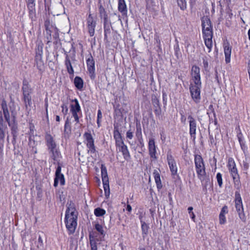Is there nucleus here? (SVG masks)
<instances>
[{"label":"nucleus","mask_w":250,"mask_h":250,"mask_svg":"<svg viewBox=\"0 0 250 250\" xmlns=\"http://www.w3.org/2000/svg\"><path fill=\"white\" fill-rule=\"evenodd\" d=\"M202 32L206 46L208 48V52H210L212 46V27L211 21L207 16H204L201 19Z\"/></svg>","instance_id":"obj_1"},{"label":"nucleus","mask_w":250,"mask_h":250,"mask_svg":"<svg viewBox=\"0 0 250 250\" xmlns=\"http://www.w3.org/2000/svg\"><path fill=\"white\" fill-rule=\"evenodd\" d=\"M77 213L73 204H70L67 208L65 217L66 227L70 234L73 233L77 225Z\"/></svg>","instance_id":"obj_2"},{"label":"nucleus","mask_w":250,"mask_h":250,"mask_svg":"<svg viewBox=\"0 0 250 250\" xmlns=\"http://www.w3.org/2000/svg\"><path fill=\"white\" fill-rule=\"evenodd\" d=\"M45 140L51 157L55 161L58 160L61 154L57 148V144L52 136L49 133H46Z\"/></svg>","instance_id":"obj_3"},{"label":"nucleus","mask_w":250,"mask_h":250,"mask_svg":"<svg viewBox=\"0 0 250 250\" xmlns=\"http://www.w3.org/2000/svg\"><path fill=\"white\" fill-rule=\"evenodd\" d=\"M194 163L198 178L201 181L204 180L206 174L205 166L203 159L200 155H194Z\"/></svg>","instance_id":"obj_4"},{"label":"nucleus","mask_w":250,"mask_h":250,"mask_svg":"<svg viewBox=\"0 0 250 250\" xmlns=\"http://www.w3.org/2000/svg\"><path fill=\"white\" fill-rule=\"evenodd\" d=\"M43 44L38 43L36 48V56L35 57V65L40 71L44 69V64L42 60Z\"/></svg>","instance_id":"obj_5"},{"label":"nucleus","mask_w":250,"mask_h":250,"mask_svg":"<svg viewBox=\"0 0 250 250\" xmlns=\"http://www.w3.org/2000/svg\"><path fill=\"white\" fill-rule=\"evenodd\" d=\"M201 84H196L195 83H190L189 86V91L192 99L195 103L198 104L201 100Z\"/></svg>","instance_id":"obj_6"},{"label":"nucleus","mask_w":250,"mask_h":250,"mask_svg":"<svg viewBox=\"0 0 250 250\" xmlns=\"http://www.w3.org/2000/svg\"><path fill=\"white\" fill-rule=\"evenodd\" d=\"M236 199H235V208L238 214L240 219L243 222H246V217L244 213L243 207L242 202V200L239 193L237 192L235 193Z\"/></svg>","instance_id":"obj_7"},{"label":"nucleus","mask_w":250,"mask_h":250,"mask_svg":"<svg viewBox=\"0 0 250 250\" xmlns=\"http://www.w3.org/2000/svg\"><path fill=\"white\" fill-rule=\"evenodd\" d=\"M84 142L91 153L96 152L94 139L90 132H86L83 134Z\"/></svg>","instance_id":"obj_8"},{"label":"nucleus","mask_w":250,"mask_h":250,"mask_svg":"<svg viewBox=\"0 0 250 250\" xmlns=\"http://www.w3.org/2000/svg\"><path fill=\"white\" fill-rule=\"evenodd\" d=\"M191 78L192 82L190 83L198 85L202 84L200 76V69L196 65H193L191 69Z\"/></svg>","instance_id":"obj_9"},{"label":"nucleus","mask_w":250,"mask_h":250,"mask_svg":"<svg viewBox=\"0 0 250 250\" xmlns=\"http://www.w3.org/2000/svg\"><path fill=\"white\" fill-rule=\"evenodd\" d=\"M167 160L170 171L172 176L177 174V167L176 161L170 152H168L167 155Z\"/></svg>","instance_id":"obj_10"},{"label":"nucleus","mask_w":250,"mask_h":250,"mask_svg":"<svg viewBox=\"0 0 250 250\" xmlns=\"http://www.w3.org/2000/svg\"><path fill=\"white\" fill-rule=\"evenodd\" d=\"M86 64L89 76L91 79L93 80L95 78V61L91 54H89L88 57L87 58Z\"/></svg>","instance_id":"obj_11"},{"label":"nucleus","mask_w":250,"mask_h":250,"mask_svg":"<svg viewBox=\"0 0 250 250\" xmlns=\"http://www.w3.org/2000/svg\"><path fill=\"white\" fill-rule=\"evenodd\" d=\"M230 175L233 179L234 187L237 189H239L241 186L240 181V176L236 167L229 169Z\"/></svg>","instance_id":"obj_12"},{"label":"nucleus","mask_w":250,"mask_h":250,"mask_svg":"<svg viewBox=\"0 0 250 250\" xmlns=\"http://www.w3.org/2000/svg\"><path fill=\"white\" fill-rule=\"evenodd\" d=\"M189 125V134L193 140L196 138L197 123L195 119L191 115L188 116Z\"/></svg>","instance_id":"obj_13"},{"label":"nucleus","mask_w":250,"mask_h":250,"mask_svg":"<svg viewBox=\"0 0 250 250\" xmlns=\"http://www.w3.org/2000/svg\"><path fill=\"white\" fill-rule=\"evenodd\" d=\"M87 27L91 37L94 35L95 34V28L96 24V21H95L92 16L91 14H89L87 18Z\"/></svg>","instance_id":"obj_14"},{"label":"nucleus","mask_w":250,"mask_h":250,"mask_svg":"<svg viewBox=\"0 0 250 250\" xmlns=\"http://www.w3.org/2000/svg\"><path fill=\"white\" fill-rule=\"evenodd\" d=\"M148 148L149 155L151 158L154 160L157 159L156 157V146L155 145V140L153 138H150L149 139L148 144Z\"/></svg>","instance_id":"obj_15"},{"label":"nucleus","mask_w":250,"mask_h":250,"mask_svg":"<svg viewBox=\"0 0 250 250\" xmlns=\"http://www.w3.org/2000/svg\"><path fill=\"white\" fill-rule=\"evenodd\" d=\"M59 181H60V183L62 185H64L65 180L64 176L61 173V167L60 166L57 167L55 172V178L54 183V186L55 187H57Z\"/></svg>","instance_id":"obj_16"},{"label":"nucleus","mask_w":250,"mask_h":250,"mask_svg":"<svg viewBox=\"0 0 250 250\" xmlns=\"http://www.w3.org/2000/svg\"><path fill=\"white\" fill-rule=\"evenodd\" d=\"M118 148L119 151L122 153L124 158L126 160H128L130 158V155L128 150L127 146L123 143V145L116 146Z\"/></svg>","instance_id":"obj_17"},{"label":"nucleus","mask_w":250,"mask_h":250,"mask_svg":"<svg viewBox=\"0 0 250 250\" xmlns=\"http://www.w3.org/2000/svg\"><path fill=\"white\" fill-rule=\"evenodd\" d=\"M114 138L115 140V145L120 146L124 143L121 134L116 127H114L113 131Z\"/></svg>","instance_id":"obj_18"},{"label":"nucleus","mask_w":250,"mask_h":250,"mask_svg":"<svg viewBox=\"0 0 250 250\" xmlns=\"http://www.w3.org/2000/svg\"><path fill=\"white\" fill-rule=\"evenodd\" d=\"M7 125L3 123V120L1 115L0 116V140L2 142L4 140L5 132L7 131Z\"/></svg>","instance_id":"obj_19"},{"label":"nucleus","mask_w":250,"mask_h":250,"mask_svg":"<svg viewBox=\"0 0 250 250\" xmlns=\"http://www.w3.org/2000/svg\"><path fill=\"white\" fill-rule=\"evenodd\" d=\"M224 53L225 55V61L226 63H229L230 61L231 54V47L229 43H226L224 45Z\"/></svg>","instance_id":"obj_20"},{"label":"nucleus","mask_w":250,"mask_h":250,"mask_svg":"<svg viewBox=\"0 0 250 250\" xmlns=\"http://www.w3.org/2000/svg\"><path fill=\"white\" fill-rule=\"evenodd\" d=\"M118 10L123 15L127 14V7L125 0H118Z\"/></svg>","instance_id":"obj_21"},{"label":"nucleus","mask_w":250,"mask_h":250,"mask_svg":"<svg viewBox=\"0 0 250 250\" xmlns=\"http://www.w3.org/2000/svg\"><path fill=\"white\" fill-rule=\"evenodd\" d=\"M1 106L3 110V113L4 118L8 124L10 126V115L7 108V104L5 102H2L1 104Z\"/></svg>","instance_id":"obj_22"},{"label":"nucleus","mask_w":250,"mask_h":250,"mask_svg":"<svg viewBox=\"0 0 250 250\" xmlns=\"http://www.w3.org/2000/svg\"><path fill=\"white\" fill-rule=\"evenodd\" d=\"M153 174L154 175L157 188L158 189H160L162 188V185L161 183V180L160 178V175L159 172L158 171V170L155 169L153 171Z\"/></svg>","instance_id":"obj_23"},{"label":"nucleus","mask_w":250,"mask_h":250,"mask_svg":"<svg viewBox=\"0 0 250 250\" xmlns=\"http://www.w3.org/2000/svg\"><path fill=\"white\" fill-rule=\"evenodd\" d=\"M22 94L25 106L26 108H27L28 106L30 107L32 105V98L31 96V93H27Z\"/></svg>","instance_id":"obj_24"},{"label":"nucleus","mask_w":250,"mask_h":250,"mask_svg":"<svg viewBox=\"0 0 250 250\" xmlns=\"http://www.w3.org/2000/svg\"><path fill=\"white\" fill-rule=\"evenodd\" d=\"M101 169L102 181L104 182H107L108 181V177L107 175L106 167L104 164H102Z\"/></svg>","instance_id":"obj_25"},{"label":"nucleus","mask_w":250,"mask_h":250,"mask_svg":"<svg viewBox=\"0 0 250 250\" xmlns=\"http://www.w3.org/2000/svg\"><path fill=\"white\" fill-rule=\"evenodd\" d=\"M72 102H74L75 103L74 104H72L70 106L71 112H80L81 111V107L78 100L75 99Z\"/></svg>","instance_id":"obj_26"},{"label":"nucleus","mask_w":250,"mask_h":250,"mask_svg":"<svg viewBox=\"0 0 250 250\" xmlns=\"http://www.w3.org/2000/svg\"><path fill=\"white\" fill-rule=\"evenodd\" d=\"M22 93H32V89L30 88L28 82L26 80H24L22 82Z\"/></svg>","instance_id":"obj_27"},{"label":"nucleus","mask_w":250,"mask_h":250,"mask_svg":"<svg viewBox=\"0 0 250 250\" xmlns=\"http://www.w3.org/2000/svg\"><path fill=\"white\" fill-rule=\"evenodd\" d=\"M75 86L79 90H81L83 88V79L80 77L76 76L74 81Z\"/></svg>","instance_id":"obj_28"},{"label":"nucleus","mask_w":250,"mask_h":250,"mask_svg":"<svg viewBox=\"0 0 250 250\" xmlns=\"http://www.w3.org/2000/svg\"><path fill=\"white\" fill-rule=\"evenodd\" d=\"M65 64L66 65L68 73L70 74H73L74 73V70L71 65L70 60L67 55L65 57Z\"/></svg>","instance_id":"obj_29"},{"label":"nucleus","mask_w":250,"mask_h":250,"mask_svg":"<svg viewBox=\"0 0 250 250\" xmlns=\"http://www.w3.org/2000/svg\"><path fill=\"white\" fill-rule=\"evenodd\" d=\"M70 132H71L70 123L68 118H67L65 122V125H64V133L68 134Z\"/></svg>","instance_id":"obj_30"},{"label":"nucleus","mask_w":250,"mask_h":250,"mask_svg":"<svg viewBox=\"0 0 250 250\" xmlns=\"http://www.w3.org/2000/svg\"><path fill=\"white\" fill-rule=\"evenodd\" d=\"M103 187L104 190L105 196L108 198L110 194V189L109 186V181L107 182H103Z\"/></svg>","instance_id":"obj_31"},{"label":"nucleus","mask_w":250,"mask_h":250,"mask_svg":"<svg viewBox=\"0 0 250 250\" xmlns=\"http://www.w3.org/2000/svg\"><path fill=\"white\" fill-rule=\"evenodd\" d=\"M105 213V210L100 208H97L94 209V214L97 217L103 216Z\"/></svg>","instance_id":"obj_32"},{"label":"nucleus","mask_w":250,"mask_h":250,"mask_svg":"<svg viewBox=\"0 0 250 250\" xmlns=\"http://www.w3.org/2000/svg\"><path fill=\"white\" fill-rule=\"evenodd\" d=\"M27 5L30 12H32L34 10L35 6V0H27Z\"/></svg>","instance_id":"obj_33"},{"label":"nucleus","mask_w":250,"mask_h":250,"mask_svg":"<svg viewBox=\"0 0 250 250\" xmlns=\"http://www.w3.org/2000/svg\"><path fill=\"white\" fill-rule=\"evenodd\" d=\"M178 5L180 6V8L184 10L186 8V0H177Z\"/></svg>","instance_id":"obj_34"},{"label":"nucleus","mask_w":250,"mask_h":250,"mask_svg":"<svg viewBox=\"0 0 250 250\" xmlns=\"http://www.w3.org/2000/svg\"><path fill=\"white\" fill-rule=\"evenodd\" d=\"M136 136L138 139L143 138L142 129L140 125H137L136 126Z\"/></svg>","instance_id":"obj_35"},{"label":"nucleus","mask_w":250,"mask_h":250,"mask_svg":"<svg viewBox=\"0 0 250 250\" xmlns=\"http://www.w3.org/2000/svg\"><path fill=\"white\" fill-rule=\"evenodd\" d=\"M216 179L218 184L220 188H221L223 185L222 175L220 173H218L216 175Z\"/></svg>","instance_id":"obj_36"},{"label":"nucleus","mask_w":250,"mask_h":250,"mask_svg":"<svg viewBox=\"0 0 250 250\" xmlns=\"http://www.w3.org/2000/svg\"><path fill=\"white\" fill-rule=\"evenodd\" d=\"M95 229L102 235H104V230L103 229V227L102 225L99 224H96L95 225Z\"/></svg>","instance_id":"obj_37"},{"label":"nucleus","mask_w":250,"mask_h":250,"mask_svg":"<svg viewBox=\"0 0 250 250\" xmlns=\"http://www.w3.org/2000/svg\"><path fill=\"white\" fill-rule=\"evenodd\" d=\"M141 228L143 234H146L147 233L148 229V227L147 225L145 222H143V223H142Z\"/></svg>","instance_id":"obj_38"},{"label":"nucleus","mask_w":250,"mask_h":250,"mask_svg":"<svg viewBox=\"0 0 250 250\" xmlns=\"http://www.w3.org/2000/svg\"><path fill=\"white\" fill-rule=\"evenodd\" d=\"M236 167L235 163L234 160L232 158H229L228 160V167L229 169V168H232Z\"/></svg>","instance_id":"obj_39"},{"label":"nucleus","mask_w":250,"mask_h":250,"mask_svg":"<svg viewBox=\"0 0 250 250\" xmlns=\"http://www.w3.org/2000/svg\"><path fill=\"white\" fill-rule=\"evenodd\" d=\"M219 223L220 224H224L226 222V219L225 215L224 214H220L219 216Z\"/></svg>","instance_id":"obj_40"},{"label":"nucleus","mask_w":250,"mask_h":250,"mask_svg":"<svg viewBox=\"0 0 250 250\" xmlns=\"http://www.w3.org/2000/svg\"><path fill=\"white\" fill-rule=\"evenodd\" d=\"M61 107L62 108V112L64 116H65L67 113H68V108L67 107V105L65 104H63L61 105Z\"/></svg>","instance_id":"obj_41"},{"label":"nucleus","mask_w":250,"mask_h":250,"mask_svg":"<svg viewBox=\"0 0 250 250\" xmlns=\"http://www.w3.org/2000/svg\"><path fill=\"white\" fill-rule=\"evenodd\" d=\"M78 113L79 112H75L71 113L73 117H74V118L75 119V121L76 122L77 124L79 123V122H80L79 117L78 116Z\"/></svg>","instance_id":"obj_42"},{"label":"nucleus","mask_w":250,"mask_h":250,"mask_svg":"<svg viewBox=\"0 0 250 250\" xmlns=\"http://www.w3.org/2000/svg\"><path fill=\"white\" fill-rule=\"evenodd\" d=\"M228 213V208L227 206H224L221 210L220 214H224L225 215L226 214Z\"/></svg>","instance_id":"obj_43"},{"label":"nucleus","mask_w":250,"mask_h":250,"mask_svg":"<svg viewBox=\"0 0 250 250\" xmlns=\"http://www.w3.org/2000/svg\"><path fill=\"white\" fill-rule=\"evenodd\" d=\"M126 138L129 139H132L133 137V132L130 129L126 132Z\"/></svg>","instance_id":"obj_44"},{"label":"nucleus","mask_w":250,"mask_h":250,"mask_svg":"<svg viewBox=\"0 0 250 250\" xmlns=\"http://www.w3.org/2000/svg\"><path fill=\"white\" fill-rule=\"evenodd\" d=\"M203 63L204 67L205 69H207L208 66V60L206 59L205 58L203 59Z\"/></svg>","instance_id":"obj_45"},{"label":"nucleus","mask_w":250,"mask_h":250,"mask_svg":"<svg viewBox=\"0 0 250 250\" xmlns=\"http://www.w3.org/2000/svg\"><path fill=\"white\" fill-rule=\"evenodd\" d=\"M90 245L91 247V250H97V247L95 243L90 242Z\"/></svg>","instance_id":"obj_46"},{"label":"nucleus","mask_w":250,"mask_h":250,"mask_svg":"<svg viewBox=\"0 0 250 250\" xmlns=\"http://www.w3.org/2000/svg\"><path fill=\"white\" fill-rule=\"evenodd\" d=\"M138 141L139 142V143H140V145L141 146V147H144V142H143V138H138Z\"/></svg>","instance_id":"obj_47"},{"label":"nucleus","mask_w":250,"mask_h":250,"mask_svg":"<svg viewBox=\"0 0 250 250\" xmlns=\"http://www.w3.org/2000/svg\"><path fill=\"white\" fill-rule=\"evenodd\" d=\"M38 241L40 245V246H43V241H42V239L41 236H39Z\"/></svg>","instance_id":"obj_48"},{"label":"nucleus","mask_w":250,"mask_h":250,"mask_svg":"<svg viewBox=\"0 0 250 250\" xmlns=\"http://www.w3.org/2000/svg\"><path fill=\"white\" fill-rule=\"evenodd\" d=\"M102 118V113L100 110L98 111L97 119H101Z\"/></svg>","instance_id":"obj_49"},{"label":"nucleus","mask_w":250,"mask_h":250,"mask_svg":"<svg viewBox=\"0 0 250 250\" xmlns=\"http://www.w3.org/2000/svg\"><path fill=\"white\" fill-rule=\"evenodd\" d=\"M181 121L183 123H185V122L186 121V118L185 117V116L184 115H181Z\"/></svg>","instance_id":"obj_50"},{"label":"nucleus","mask_w":250,"mask_h":250,"mask_svg":"<svg viewBox=\"0 0 250 250\" xmlns=\"http://www.w3.org/2000/svg\"><path fill=\"white\" fill-rule=\"evenodd\" d=\"M243 167H244V168L247 170L249 168V164L247 163L244 162H243Z\"/></svg>","instance_id":"obj_51"},{"label":"nucleus","mask_w":250,"mask_h":250,"mask_svg":"<svg viewBox=\"0 0 250 250\" xmlns=\"http://www.w3.org/2000/svg\"><path fill=\"white\" fill-rule=\"evenodd\" d=\"M126 210L129 212H130L132 210V208H131V206L128 204H127V207H126Z\"/></svg>","instance_id":"obj_52"},{"label":"nucleus","mask_w":250,"mask_h":250,"mask_svg":"<svg viewBox=\"0 0 250 250\" xmlns=\"http://www.w3.org/2000/svg\"><path fill=\"white\" fill-rule=\"evenodd\" d=\"M188 210L189 214L191 213L192 210H193V208L192 207H189L188 208Z\"/></svg>","instance_id":"obj_53"},{"label":"nucleus","mask_w":250,"mask_h":250,"mask_svg":"<svg viewBox=\"0 0 250 250\" xmlns=\"http://www.w3.org/2000/svg\"><path fill=\"white\" fill-rule=\"evenodd\" d=\"M81 3V0H75V3L76 5H80Z\"/></svg>","instance_id":"obj_54"},{"label":"nucleus","mask_w":250,"mask_h":250,"mask_svg":"<svg viewBox=\"0 0 250 250\" xmlns=\"http://www.w3.org/2000/svg\"><path fill=\"white\" fill-rule=\"evenodd\" d=\"M56 121L57 122H60V116L59 115H57L56 116Z\"/></svg>","instance_id":"obj_55"},{"label":"nucleus","mask_w":250,"mask_h":250,"mask_svg":"<svg viewBox=\"0 0 250 250\" xmlns=\"http://www.w3.org/2000/svg\"><path fill=\"white\" fill-rule=\"evenodd\" d=\"M49 23V21H45V26L46 27V30H48V26H47V24Z\"/></svg>","instance_id":"obj_56"},{"label":"nucleus","mask_w":250,"mask_h":250,"mask_svg":"<svg viewBox=\"0 0 250 250\" xmlns=\"http://www.w3.org/2000/svg\"><path fill=\"white\" fill-rule=\"evenodd\" d=\"M100 120L101 119H97V123L98 127L100 126Z\"/></svg>","instance_id":"obj_57"},{"label":"nucleus","mask_w":250,"mask_h":250,"mask_svg":"<svg viewBox=\"0 0 250 250\" xmlns=\"http://www.w3.org/2000/svg\"><path fill=\"white\" fill-rule=\"evenodd\" d=\"M248 37H249V39L250 41V29L248 31Z\"/></svg>","instance_id":"obj_58"},{"label":"nucleus","mask_w":250,"mask_h":250,"mask_svg":"<svg viewBox=\"0 0 250 250\" xmlns=\"http://www.w3.org/2000/svg\"><path fill=\"white\" fill-rule=\"evenodd\" d=\"M238 140H239V143L240 144V145H241V147H242V144L241 143V139L240 137H239L238 138Z\"/></svg>","instance_id":"obj_59"},{"label":"nucleus","mask_w":250,"mask_h":250,"mask_svg":"<svg viewBox=\"0 0 250 250\" xmlns=\"http://www.w3.org/2000/svg\"><path fill=\"white\" fill-rule=\"evenodd\" d=\"M191 214V218L193 219L195 217V215L193 212H192Z\"/></svg>","instance_id":"obj_60"},{"label":"nucleus","mask_w":250,"mask_h":250,"mask_svg":"<svg viewBox=\"0 0 250 250\" xmlns=\"http://www.w3.org/2000/svg\"><path fill=\"white\" fill-rule=\"evenodd\" d=\"M47 106H48V104H46V111L47 113Z\"/></svg>","instance_id":"obj_61"},{"label":"nucleus","mask_w":250,"mask_h":250,"mask_svg":"<svg viewBox=\"0 0 250 250\" xmlns=\"http://www.w3.org/2000/svg\"><path fill=\"white\" fill-rule=\"evenodd\" d=\"M12 133L13 134V136H14H14H15V134H14L13 133V131H14V127H12Z\"/></svg>","instance_id":"obj_62"},{"label":"nucleus","mask_w":250,"mask_h":250,"mask_svg":"<svg viewBox=\"0 0 250 250\" xmlns=\"http://www.w3.org/2000/svg\"><path fill=\"white\" fill-rule=\"evenodd\" d=\"M140 250H146L144 248H142L140 249Z\"/></svg>","instance_id":"obj_63"},{"label":"nucleus","mask_w":250,"mask_h":250,"mask_svg":"<svg viewBox=\"0 0 250 250\" xmlns=\"http://www.w3.org/2000/svg\"><path fill=\"white\" fill-rule=\"evenodd\" d=\"M161 139H162V135L161 134Z\"/></svg>","instance_id":"obj_64"}]
</instances>
